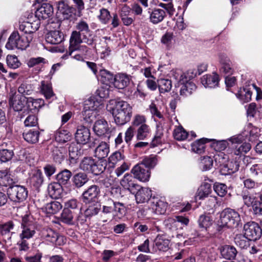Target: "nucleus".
Here are the masks:
<instances>
[{"label":"nucleus","mask_w":262,"mask_h":262,"mask_svg":"<svg viewBox=\"0 0 262 262\" xmlns=\"http://www.w3.org/2000/svg\"><path fill=\"white\" fill-rule=\"evenodd\" d=\"M53 13L52 6L49 4H43L36 10L34 16L40 20L41 19H45L50 17Z\"/></svg>","instance_id":"obj_14"},{"label":"nucleus","mask_w":262,"mask_h":262,"mask_svg":"<svg viewBox=\"0 0 262 262\" xmlns=\"http://www.w3.org/2000/svg\"><path fill=\"white\" fill-rule=\"evenodd\" d=\"M32 39L33 37L31 35H29L28 36L21 35L15 48L22 50L26 49L28 47H29V43Z\"/></svg>","instance_id":"obj_51"},{"label":"nucleus","mask_w":262,"mask_h":262,"mask_svg":"<svg viewBox=\"0 0 262 262\" xmlns=\"http://www.w3.org/2000/svg\"><path fill=\"white\" fill-rule=\"evenodd\" d=\"M135 195V200L138 204L144 203L149 200L151 197V191L148 188L142 187L136 190L134 194Z\"/></svg>","instance_id":"obj_17"},{"label":"nucleus","mask_w":262,"mask_h":262,"mask_svg":"<svg viewBox=\"0 0 262 262\" xmlns=\"http://www.w3.org/2000/svg\"><path fill=\"white\" fill-rule=\"evenodd\" d=\"M40 24L39 19L36 18L33 13H28L26 19L20 23L19 28L20 31L31 35L38 29Z\"/></svg>","instance_id":"obj_3"},{"label":"nucleus","mask_w":262,"mask_h":262,"mask_svg":"<svg viewBox=\"0 0 262 262\" xmlns=\"http://www.w3.org/2000/svg\"><path fill=\"white\" fill-rule=\"evenodd\" d=\"M130 81V76L125 74H118L115 76L113 82L114 86L118 89H123L127 86Z\"/></svg>","instance_id":"obj_23"},{"label":"nucleus","mask_w":262,"mask_h":262,"mask_svg":"<svg viewBox=\"0 0 262 262\" xmlns=\"http://www.w3.org/2000/svg\"><path fill=\"white\" fill-rule=\"evenodd\" d=\"M249 171L254 179L258 180L262 178V162L251 165Z\"/></svg>","instance_id":"obj_46"},{"label":"nucleus","mask_w":262,"mask_h":262,"mask_svg":"<svg viewBox=\"0 0 262 262\" xmlns=\"http://www.w3.org/2000/svg\"><path fill=\"white\" fill-rule=\"evenodd\" d=\"M252 93V92L248 88H241L237 93L236 94V96L238 99L242 100L244 103L247 102L251 100Z\"/></svg>","instance_id":"obj_49"},{"label":"nucleus","mask_w":262,"mask_h":262,"mask_svg":"<svg viewBox=\"0 0 262 262\" xmlns=\"http://www.w3.org/2000/svg\"><path fill=\"white\" fill-rule=\"evenodd\" d=\"M251 147L250 143L245 142L242 144L236 145L233 149V153L235 155L241 156L248 152Z\"/></svg>","instance_id":"obj_52"},{"label":"nucleus","mask_w":262,"mask_h":262,"mask_svg":"<svg viewBox=\"0 0 262 262\" xmlns=\"http://www.w3.org/2000/svg\"><path fill=\"white\" fill-rule=\"evenodd\" d=\"M71 134L66 130H58L55 134V140L60 143H64L71 140Z\"/></svg>","instance_id":"obj_37"},{"label":"nucleus","mask_w":262,"mask_h":262,"mask_svg":"<svg viewBox=\"0 0 262 262\" xmlns=\"http://www.w3.org/2000/svg\"><path fill=\"white\" fill-rule=\"evenodd\" d=\"M173 135L175 139L181 141L187 138L188 133L182 126H179L174 129Z\"/></svg>","instance_id":"obj_63"},{"label":"nucleus","mask_w":262,"mask_h":262,"mask_svg":"<svg viewBox=\"0 0 262 262\" xmlns=\"http://www.w3.org/2000/svg\"><path fill=\"white\" fill-rule=\"evenodd\" d=\"M14 154L13 150L3 149L0 150V161L1 162H7L10 161Z\"/></svg>","instance_id":"obj_62"},{"label":"nucleus","mask_w":262,"mask_h":262,"mask_svg":"<svg viewBox=\"0 0 262 262\" xmlns=\"http://www.w3.org/2000/svg\"><path fill=\"white\" fill-rule=\"evenodd\" d=\"M47 42L53 45L61 43L64 39L63 34L60 31L54 30L49 32L46 36Z\"/></svg>","instance_id":"obj_25"},{"label":"nucleus","mask_w":262,"mask_h":262,"mask_svg":"<svg viewBox=\"0 0 262 262\" xmlns=\"http://www.w3.org/2000/svg\"><path fill=\"white\" fill-rule=\"evenodd\" d=\"M150 207L155 213L164 214L166 212L167 204L163 201L154 198L151 200Z\"/></svg>","instance_id":"obj_28"},{"label":"nucleus","mask_w":262,"mask_h":262,"mask_svg":"<svg viewBox=\"0 0 262 262\" xmlns=\"http://www.w3.org/2000/svg\"><path fill=\"white\" fill-rule=\"evenodd\" d=\"M158 85L160 93L169 92L172 88L171 81L168 79H160L158 80Z\"/></svg>","instance_id":"obj_45"},{"label":"nucleus","mask_w":262,"mask_h":262,"mask_svg":"<svg viewBox=\"0 0 262 262\" xmlns=\"http://www.w3.org/2000/svg\"><path fill=\"white\" fill-rule=\"evenodd\" d=\"M220 251L222 256L228 260L235 259L237 253L234 246L227 245L221 247Z\"/></svg>","instance_id":"obj_24"},{"label":"nucleus","mask_w":262,"mask_h":262,"mask_svg":"<svg viewBox=\"0 0 262 262\" xmlns=\"http://www.w3.org/2000/svg\"><path fill=\"white\" fill-rule=\"evenodd\" d=\"M211 192V185L208 183H204L198 189L195 198L196 200H203L207 197Z\"/></svg>","instance_id":"obj_36"},{"label":"nucleus","mask_w":262,"mask_h":262,"mask_svg":"<svg viewBox=\"0 0 262 262\" xmlns=\"http://www.w3.org/2000/svg\"><path fill=\"white\" fill-rule=\"evenodd\" d=\"M132 114V107L126 102L121 101L116 102L112 109L114 121L118 125H123L129 122Z\"/></svg>","instance_id":"obj_1"},{"label":"nucleus","mask_w":262,"mask_h":262,"mask_svg":"<svg viewBox=\"0 0 262 262\" xmlns=\"http://www.w3.org/2000/svg\"><path fill=\"white\" fill-rule=\"evenodd\" d=\"M16 228V224L12 221H9L0 224V234L2 236L7 237V240L11 241V236L15 233L13 231Z\"/></svg>","instance_id":"obj_13"},{"label":"nucleus","mask_w":262,"mask_h":262,"mask_svg":"<svg viewBox=\"0 0 262 262\" xmlns=\"http://www.w3.org/2000/svg\"><path fill=\"white\" fill-rule=\"evenodd\" d=\"M91 133L90 129L83 125L78 126L75 134V138L77 143L85 144L90 140Z\"/></svg>","instance_id":"obj_12"},{"label":"nucleus","mask_w":262,"mask_h":262,"mask_svg":"<svg viewBox=\"0 0 262 262\" xmlns=\"http://www.w3.org/2000/svg\"><path fill=\"white\" fill-rule=\"evenodd\" d=\"M209 141L207 138L198 140L191 144V150L195 153L201 154L204 151L205 144Z\"/></svg>","instance_id":"obj_42"},{"label":"nucleus","mask_w":262,"mask_h":262,"mask_svg":"<svg viewBox=\"0 0 262 262\" xmlns=\"http://www.w3.org/2000/svg\"><path fill=\"white\" fill-rule=\"evenodd\" d=\"M135 179L131 174H125L120 182L121 186L132 194L140 188V185L136 183Z\"/></svg>","instance_id":"obj_11"},{"label":"nucleus","mask_w":262,"mask_h":262,"mask_svg":"<svg viewBox=\"0 0 262 262\" xmlns=\"http://www.w3.org/2000/svg\"><path fill=\"white\" fill-rule=\"evenodd\" d=\"M9 104L15 111H22L27 103V97L16 95L15 93L12 94L9 97Z\"/></svg>","instance_id":"obj_9"},{"label":"nucleus","mask_w":262,"mask_h":262,"mask_svg":"<svg viewBox=\"0 0 262 262\" xmlns=\"http://www.w3.org/2000/svg\"><path fill=\"white\" fill-rule=\"evenodd\" d=\"M62 208L61 204L56 201H51L47 203L46 205L42 208L43 211L48 214H55L59 212Z\"/></svg>","instance_id":"obj_34"},{"label":"nucleus","mask_w":262,"mask_h":262,"mask_svg":"<svg viewBox=\"0 0 262 262\" xmlns=\"http://www.w3.org/2000/svg\"><path fill=\"white\" fill-rule=\"evenodd\" d=\"M95 161L92 157H84L80 163L79 167L80 169L83 171L90 173L94 164Z\"/></svg>","instance_id":"obj_41"},{"label":"nucleus","mask_w":262,"mask_h":262,"mask_svg":"<svg viewBox=\"0 0 262 262\" xmlns=\"http://www.w3.org/2000/svg\"><path fill=\"white\" fill-rule=\"evenodd\" d=\"M82 35L77 31H73L70 38V47L69 49V55H71L73 51L77 48V46L79 45L82 42L83 38H81Z\"/></svg>","instance_id":"obj_27"},{"label":"nucleus","mask_w":262,"mask_h":262,"mask_svg":"<svg viewBox=\"0 0 262 262\" xmlns=\"http://www.w3.org/2000/svg\"><path fill=\"white\" fill-rule=\"evenodd\" d=\"M48 190L50 195L54 199H58L61 196L62 188L58 182L51 183L48 185Z\"/></svg>","instance_id":"obj_33"},{"label":"nucleus","mask_w":262,"mask_h":262,"mask_svg":"<svg viewBox=\"0 0 262 262\" xmlns=\"http://www.w3.org/2000/svg\"><path fill=\"white\" fill-rule=\"evenodd\" d=\"M93 129L95 133L98 136L108 135L111 132L107 122L103 119L96 121Z\"/></svg>","instance_id":"obj_18"},{"label":"nucleus","mask_w":262,"mask_h":262,"mask_svg":"<svg viewBox=\"0 0 262 262\" xmlns=\"http://www.w3.org/2000/svg\"><path fill=\"white\" fill-rule=\"evenodd\" d=\"M7 195L10 200L15 202H21L28 197L27 188L21 185L10 186L7 189Z\"/></svg>","instance_id":"obj_5"},{"label":"nucleus","mask_w":262,"mask_h":262,"mask_svg":"<svg viewBox=\"0 0 262 262\" xmlns=\"http://www.w3.org/2000/svg\"><path fill=\"white\" fill-rule=\"evenodd\" d=\"M66 154V150L63 147L56 148L53 150L54 160L58 163H61L64 160Z\"/></svg>","instance_id":"obj_57"},{"label":"nucleus","mask_w":262,"mask_h":262,"mask_svg":"<svg viewBox=\"0 0 262 262\" xmlns=\"http://www.w3.org/2000/svg\"><path fill=\"white\" fill-rule=\"evenodd\" d=\"M169 241L163 235H158L154 240L152 252H155L157 250L161 251H167L169 249Z\"/></svg>","instance_id":"obj_19"},{"label":"nucleus","mask_w":262,"mask_h":262,"mask_svg":"<svg viewBox=\"0 0 262 262\" xmlns=\"http://www.w3.org/2000/svg\"><path fill=\"white\" fill-rule=\"evenodd\" d=\"M72 181L73 186L77 189H79L89 181V178L86 173L80 172L74 175Z\"/></svg>","instance_id":"obj_26"},{"label":"nucleus","mask_w":262,"mask_h":262,"mask_svg":"<svg viewBox=\"0 0 262 262\" xmlns=\"http://www.w3.org/2000/svg\"><path fill=\"white\" fill-rule=\"evenodd\" d=\"M149 127L147 124H144L139 127L137 129L136 137L139 140L146 138L149 133Z\"/></svg>","instance_id":"obj_58"},{"label":"nucleus","mask_w":262,"mask_h":262,"mask_svg":"<svg viewBox=\"0 0 262 262\" xmlns=\"http://www.w3.org/2000/svg\"><path fill=\"white\" fill-rule=\"evenodd\" d=\"M241 216L234 210L227 208L222 211L219 224L221 227L236 228L241 223Z\"/></svg>","instance_id":"obj_2"},{"label":"nucleus","mask_w":262,"mask_h":262,"mask_svg":"<svg viewBox=\"0 0 262 262\" xmlns=\"http://www.w3.org/2000/svg\"><path fill=\"white\" fill-rule=\"evenodd\" d=\"M71 176L72 172L68 169H64L57 174L56 179L60 184H66Z\"/></svg>","instance_id":"obj_55"},{"label":"nucleus","mask_w":262,"mask_h":262,"mask_svg":"<svg viewBox=\"0 0 262 262\" xmlns=\"http://www.w3.org/2000/svg\"><path fill=\"white\" fill-rule=\"evenodd\" d=\"M243 234L248 240L255 241L260 238L262 230L258 223L250 221L244 224Z\"/></svg>","instance_id":"obj_4"},{"label":"nucleus","mask_w":262,"mask_h":262,"mask_svg":"<svg viewBox=\"0 0 262 262\" xmlns=\"http://www.w3.org/2000/svg\"><path fill=\"white\" fill-rule=\"evenodd\" d=\"M82 117L85 124H89L93 122L96 117V113L94 109L85 105L82 112Z\"/></svg>","instance_id":"obj_35"},{"label":"nucleus","mask_w":262,"mask_h":262,"mask_svg":"<svg viewBox=\"0 0 262 262\" xmlns=\"http://www.w3.org/2000/svg\"><path fill=\"white\" fill-rule=\"evenodd\" d=\"M69 158L71 162L76 163L80 156V150L75 144L70 145L69 148Z\"/></svg>","instance_id":"obj_47"},{"label":"nucleus","mask_w":262,"mask_h":262,"mask_svg":"<svg viewBox=\"0 0 262 262\" xmlns=\"http://www.w3.org/2000/svg\"><path fill=\"white\" fill-rule=\"evenodd\" d=\"M201 83L205 88H215L219 83V75L216 74L204 75L201 78Z\"/></svg>","instance_id":"obj_29"},{"label":"nucleus","mask_w":262,"mask_h":262,"mask_svg":"<svg viewBox=\"0 0 262 262\" xmlns=\"http://www.w3.org/2000/svg\"><path fill=\"white\" fill-rule=\"evenodd\" d=\"M7 66L11 69H16L21 65V62L17 57L14 55H8L6 57Z\"/></svg>","instance_id":"obj_59"},{"label":"nucleus","mask_w":262,"mask_h":262,"mask_svg":"<svg viewBox=\"0 0 262 262\" xmlns=\"http://www.w3.org/2000/svg\"><path fill=\"white\" fill-rule=\"evenodd\" d=\"M220 172L222 175H229L237 171L239 164L235 161H228L220 164Z\"/></svg>","instance_id":"obj_16"},{"label":"nucleus","mask_w":262,"mask_h":262,"mask_svg":"<svg viewBox=\"0 0 262 262\" xmlns=\"http://www.w3.org/2000/svg\"><path fill=\"white\" fill-rule=\"evenodd\" d=\"M57 13L63 15V19H68L72 13V8L70 7L67 1H60L57 4Z\"/></svg>","instance_id":"obj_30"},{"label":"nucleus","mask_w":262,"mask_h":262,"mask_svg":"<svg viewBox=\"0 0 262 262\" xmlns=\"http://www.w3.org/2000/svg\"><path fill=\"white\" fill-rule=\"evenodd\" d=\"M100 193V189L98 186L94 184L90 186L82 193L81 198L83 202L89 203L97 199Z\"/></svg>","instance_id":"obj_10"},{"label":"nucleus","mask_w":262,"mask_h":262,"mask_svg":"<svg viewBox=\"0 0 262 262\" xmlns=\"http://www.w3.org/2000/svg\"><path fill=\"white\" fill-rule=\"evenodd\" d=\"M100 210L101 205L99 203H95L89 206L88 208L85 210V214L87 217H91L97 215Z\"/></svg>","instance_id":"obj_54"},{"label":"nucleus","mask_w":262,"mask_h":262,"mask_svg":"<svg viewBox=\"0 0 262 262\" xmlns=\"http://www.w3.org/2000/svg\"><path fill=\"white\" fill-rule=\"evenodd\" d=\"M18 92L21 95V96L30 95L33 93L34 88L32 85L24 82L18 88Z\"/></svg>","instance_id":"obj_56"},{"label":"nucleus","mask_w":262,"mask_h":262,"mask_svg":"<svg viewBox=\"0 0 262 262\" xmlns=\"http://www.w3.org/2000/svg\"><path fill=\"white\" fill-rule=\"evenodd\" d=\"M116 202L113 200L110 196L104 195L102 201V212L105 214L112 213Z\"/></svg>","instance_id":"obj_38"},{"label":"nucleus","mask_w":262,"mask_h":262,"mask_svg":"<svg viewBox=\"0 0 262 262\" xmlns=\"http://www.w3.org/2000/svg\"><path fill=\"white\" fill-rule=\"evenodd\" d=\"M126 209L124 205L120 202H116L113 207L112 213L114 217L121 219L125 216Z\"/></svg>","instance_id":"obj_40"},{"label":"nucleus","mask_w":262,"mask_h":262,"mask_svg":"<svg viewBox=\"0 0 262 262\" xmlns=\"http://www.w3.org/2000/svg\"><path fill=\"white\" fill-rule=\"evenodd\" d=\"M44 177L40 169L32 171L30 176V184L36 189L39 188L43 184Z\"/></svg>","instance_id":"obj_21"},{"label":"nucleus","mask_w":262,"mask_h":262,"mask_svg":"<svg viewBox=\"0 0 262 262\" xmlns=\"http://www.w3.org/2000/svg\"><path fill=\"white\" fill-rule=\"evenodd\" d=\"M76 215L68 211L67 209H63L59 217V220L68 225H72L74 223V219Z\"/></svg>","instance_id":"obj_44"},{"label":"nucleus","mask_w":262,"mask_h":262,"mask_svg":"<svg viewBox=\"0 0 262 262\" xmlns=\"http://www.w3.org/2000/svg\"><path fill=\"white\" fill-rule=\"evenodd\" d=\"M20 35L17 32H13L9 36L6 48L8 50H13L15 48Z\"/></svg>","instance_id":"obj_48"},{"label":"nucleus","mask_w":262,"mask_h":262,"mask_svg":"<svg viewBox=\"0 0 262 262\" xmlns=\"http://www.w3.org/2000/svg\"><path fill=\"white\" fill-rule=\"evenodd\" d=\"M63 209H67L77 215V213H79L80 211L79 202L75 199L69 200L65 202Z\"/></svg>","instance_id":"obj_39"},{"label":"nucleus","mask_w":262,"mask_h":262,"mask_svg":"<svg viewBox=\"0 0 262 262\" xmlns=\"http://www.w3.org/2000/svg\"><path fill=\"white\" fill-rule=\"evenodd\" d=\"M99 73L103 83L106 84L113 83L115 76L110 72L106 70H100Z\"/></svg>","instance_id":"obj_61"},{"label":"nucleus","mask_w":262,"mask_h":262,"mask_svg":"<svg viewBox=\"0 0 262 262\" xmlns=\"http://www.w3.org/2000/svg\"><path fill=\"white\" fill-rule=\"evenodd\" d=\"M21 225L23 230L19 235L20 239L32 238L36 233V227L33 222L31 220L30 217L28 215L24 216L22 219Z\"/></svg>","instance_id":"obj_6"},{"label":"nucleus","mask_w":262,"mask_h":262,"mask_svg":"<svg viewBox=\"0 0 262 262\" xmlns=\"http://www.w3.org/2000/svg\"><path fill=\"white\" fill-rule=\"evenodd\" d=\"M107 165L106 160L95 161L94 164L93 165L92 171H91L90 173L94 175H99L105 170Z\"/></svg>","instance_id":"obj_43"},{"label":"nucleus","mask_w":262,"mask_h":262,"mask_svg":"<svg viewBox=\"0 0 262 262\" xmlns=\"http://www.w3.org/2000/svg\"><path fill=\"white\" fill-rule=\"evenodd\" d=\"M40 132L38 129H30L24 132L23 136L25 141L31 144L38 142L39 138Z\"/></svg>","instance_id":"obj_31"},{"label":"nucleus","mask_w":262,"mask_h":262,"mask_svg":"<svg viewBox=\"0 0 262 262\" xmlns=\"http://www.w3.org/2000/svg\"><path fill=\"white\" fill-rule=\"evenodd\" d=\"M213 165V160L210 157L206 156L201 158L200 167L203 170L210 169Z\"/></svg>","instance_id":"obj_64"},{"label":"nucleus","mask_w":262,"mask_h":262,"mask_svg":"<svg viewBox=\"0 0 262 262\" xmlns=\"http://www.w3.org/2000/svg\"><path fill=\"white\" fill-rule=\"evenodd\" d=\"M109 151V145L105 142H101L95 150L94 156L98 159H103L107 156Z\"/></svg>","instance_id":"obj_32"},{"label":"nucleus","mask_w":262,"mask_h":262,"mask_svg":"<svg viewBox=\"0 0 262 262\" xmlns=\"http://www.w3.org/2000/svg\"><path fill=\"white\" fill-rule=\"evenodd\" d=\"M221 71L225 74L230 75L233 72L232 64L230 59L224 54H219Z\"/></svg>","instance_id":"obj_20"},{"label":"nucleus","mask_w":262,"mask_h":262,"mask_svg":"<svg viewBox=\"0 0 262 262\" xmlns=\"http://www.w3.org/2000/svg\"><path fill=\"white\" fill-rule=\"evenodd\" d=\"M132 172L134 177L140 181L146 182L148 181L150 172L147 167L145 165L141 163L135 165L132 169Z\"/></svg>","instance_id":"obj_8"},{"label":"nucleus","mask_w":262,"mask_h":262,"mask_svg":"<svg viewBox=\"0 0 262 262\" xmlns=\"http://www.w3.org/2000/svg\"><path fill=\"white\" fill-rule=\"evenodd\" d=\"M243 184L245 188L255 195L260 194L262 191V183H258L251 178L244 179Z\"/></svg>","instance_id":"obj_15"},{"label":"nucleus","mask_w":262,"mask_h":262,"mask_svg":"<svg viewBox=\"0 0 262 262\" xmlns=\"http://www.w3.org/2000/svg\"><path fill=\"white\" fill-rule=\"evenodd\" d=\"M77 32L80 33L82 35L83 41L89 45H92L93 43L94 39L92 37L91 31L89 28L88 24L81 20L76 23L75 27Z\"/></svg>","instance_id":"obj_7"},{"label":"nucleus","mask_w":262,"mask_h":262,"mask_svg":"<svg viewBox=\"0 0 262 262\" xmlns=\"http://www.w3.org/2000/svg\"><path fill=\"white\" fill-rule=\"evenodd\" d=\"M148 12L149 20L153 24H158L162 22L166 16L165 10L159 8H154Z\"/></svg>","instance_id":"obj_22"},{"label":"nucleus","mask_w":262,"mask_h":262,"mask_svg":"<svg viewBox=\"0 0 262 262\" xmlns=\"http://www.w3.org/2000/svg\"><path fill=\"white\" fill-rule=\"evenodd\" d=\"M158 163V158L157 156L150 155L145 157L141 162V163L145 165L150 171L151 168H153Z\"/></svg>","instance_id":"obj_60"},{"label":"nucleus","mask_w":262,"mask_h":262,"mask_svg":"<svg viewBox=\"0 0 262 262\" xmlns=\"http://www.w3.org/2000/svg\"><path fill=\"white\" fill-rule=\"evenodd\" d=\"M13 179L11 177L7 170L0 171V185L2 186H11L13 183Z\"/></svg>","instance_id":"obj_53"},{"label":"nucleus","mask_w":262,"mask_h":262,"mask_svg":"<svg viewBox=\"0 0 262 262\" xmlns=\"http://www.w3.org/2000/svg\"><path fill=\"white\" fill-rule=\"evenodd\" d=\"M235 245L241 249H247L249 247V240H248L244 234H237L234 237Z\"/></svg>","instance_id":"obj_50"}]
</instances>
